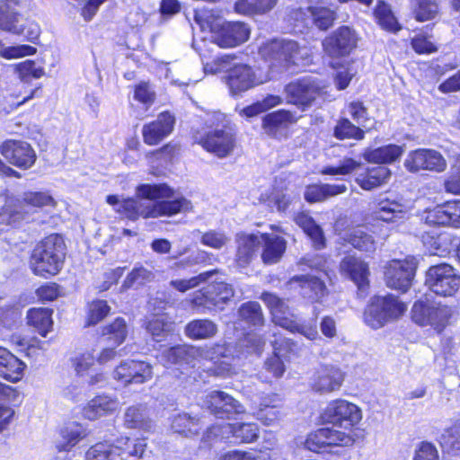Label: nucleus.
<instances>
[{"label":"nucleus","instance_id":"nucleus-47","mask_svg":"<svg viewBox=\"0 0 460 460\" xmlns=\"http://www.w3.org/2000/svg\"><path fill=\"white\" fill-rule=\"evenodd\" d=\"M28 324L46 336L52 327L51 311L47 308H33L27 313Z\"/></svg>","mask_w":460,"mask_h":460},{"label":"nucleus","instance_id":"nucleus-54","mask_svg":"<svg viewBox=\"0 0 460 460\" xmlns=\"http://www.w3.org/2000/svg\"><path fill=\"white\" fill-rule=\"evenodd\" d=\"M332 66L336 69L334 75V83L339 90L346 89L353 76L357 74V69L353 66V62L344 61L340 64L338 62H332Z\"/></svg>","mask_w":460,"mask_h":460},{"label":"nucleus","instance_id":"nucleus-22","mask_svg":"<svg viewBox=\"0 0 460 460\" xmlns=\"http://www.w3.org/2000/svg\"><path fill=\"white\" fill-rule=\"evenodd\" d=\"M175 117L169 111L161 112L157 118L143 126L142 137L145 144L156 146L173 131Z\"/></svg>","mask_w":460,"mask_h":460},{"label":"nucleus","instance_id":"nucleus-27","mask_svg":"<svg viewBox=\"0 0 460 460\" xmlns=\"http://www.w3.org/2000/svg\"><path fill=\"white\" fill-rule=\"evenodd\" d=\"M119 406V402L116 397L100 394L90 400L83 408V415L89 420H95L114 413Z\"/></svg>","mask_w":460,"mask_h":460},{"label":"nucleus","instance_id":"nucleus-29","mask_svg":"<svg viewBox=\"0 0 460 460\" xmlns=\"http://www.w3.org/2000/svg\"><path fill=\"white\" fill-rule=\"evenodd\" d=\"M26 365L11 353L0 347V377L11 383H17L23 377Z\"/></svg>","mask_w":460,"mask_h":460},{"label":"nucleus","instance_id":"nucleus-64","mask_svg":"<svg viewBox=\"0 0 460 460\" xmlns=\"http://www.w3.org/2000/svg\"><path fill=\"white\" fill-rule=\"evenodd\" d=\"M230 238L222 231L209 230L201 234L200 243L212 249L220 250L226 246Z\"/></svg>","mask_w":460,"mask_h":460},{"label":"nucleus","instance_id":"nucleus-59","mask_svg":"<svg viewBox=\"0 0 460 460\" xmlns=\"http://www.w3.org/2000/svg\"><path fill=\"white\" fill-rule=\"evenodd\" d=\"M102 335L114 345H120L128 335V326L123 318H116L111 324L105 326Z\"/></svg>","mask_w":460,"mask_h":460},{"label":"nucleus","instance_id":"nucleus-50","mask_svg":"<svg viewBox=\"0 0 460 460\" xmlns=\"http://www.w3.org/2000/svg\"><path fill=\"white\" fill-rule=\"evenodd\" d=\"M278 0H238L234 8L242 14L264 13L270 11Z\"/></svg>","mask_w":460,"mask_h":460},{"label":"nucleus","instance_id":"nucleus-34","mask_svg":"<svg viewBox=\"0 0 460 460\" xmlns=\"http://www.w3.org/2000/svg\"><path fill=\"white\" fill-rule=\"evenodd\" d=\"M341 270L348 275L359 289H363L368 283V266L358 258L353 256L344 258L341 262Z\"/></svg>","mask_w":460,"mask_h":460},{"label":"nucleus","instance_id":"nucleus-24","mask_svg":"<svg viewBox=\"0 0 460 460\" xmlns=\"http://www.w3.org/2000/svg\"><path fill=\"white\" fill-rule=\"evenodd\" d=\"M376 220L386 223L402 224L409 219L410 210L404 204L388 198L380 199L372 210Z\"/></svg>","mask_w":460,"mask_h":460},{"label":"nucleus","instance_id":"nucleus-23","mask_svg":"<svg viewBox=\"0 0 460 460\" xmlns=\"http://www.w3.org/2000/svg\"><path fill=\"white\" fill-rule=\"evenodd\" d=\"M1 154L12 164L28 169L36 161V154L31 146L22 141L8 140L3 143L0 148Z\"/></svg>","mask_w":460,"mask_h":460},{"label":"nucleus","instance_id":"nucleus-44","mask_svg":"<svg viewBox=\"0 0 460 460\" xmlns=\"http://www.w3.org/2000/svg\"><path fill=\"white\" fill-rule=\"evenodd\" d=\"M374 17L377 24L385 31L396 32L401 26L394 16L389 4L384 1H378L374 9Z\"/></svg>","mask_w":460,"mask_h":460},{"label":"nucleus","instance_id":"nucleus-13","mask_svg":"<svg viewBox=\"0 0 460 460\" xmlns=\"http://www.w3.org/2000/svg\"><path fill=\"white\" fill-rule=\"evenodd\" d=\"M355 442L354 434L345 432L335 427L321 428L309 433L305 441V447L319 453L333 447H349Z\"/></svg>","mask_w":460,"mask_h":460},{"label":"nucleus","instance_id":"nucleus-39","mask_svg":"<svg viewBox=\"0 0 460 460\" xmlns=\"http://www.w3.org/2000/svg\"><path fill=\"white\" fill-rule=\"evenodd\" d=\"M193 48L199 53V56L202 60L203 69L205 74L215 75L221 72H227L229 74V69L232 67L234 61L236 60V57L234 55H222L213 59L211 62L206 61L207 54L203 49L200 43L197 40L193 41Z\"/></svg>","mask_w":460,"mask_h":460},{"label":"nucleus","instance_id":"nucleus-36","mask_svg":"<svg viewBox=\"0 0 460 460\" xmlns=\"http://www.w3.org/2000/svg\"><path fill=\"white\" fill-rule=\"evenodd\" d=\"M261 234L241 233L236 235V261L240 267H245L252 259L256 248L261 244Z\"/></svg>","mask_w":460,"mask_h":460},{"label":"nucleus","instance_id":"nucleus-8","mask_svg":"<svg viewBox=\"0 0 460 460\" xmlns=\"http://www.w3.org/2000/svg\"><path fill=\"white\" fill-rule=\"evenodd\" d=\"M406 310L407 305L394 295L376 296L365 310L364 322L372 329H379L402 315Z\"/></svg>","mask_w":460,"mask_h":460},{"label":"nucleus","instance_id":"nucleus-61","mask_svg":"<svg viewBox=\"0 0 460 460\" xmlns=\"http://www.w3.org/2000/svg\"><path fill=\"white\" fill-rule=\"evenodd\" d=\"M133 99L143 105L147 111L156 99L155 88L148 82H140L136 84L133 92Z\"/></svg>","mask_w":460,"mask_h":460},{"label":"nucleus","instance_id":"nucleus-37","mask_svg":"<svg viewBox=\"0 0 460 460\" xmlns=\"http://www.w3.org/2000/svg\"><path fill=\"white\" fill-rule=\"evenodd\" d=\"M136 197L140 199L166 201L173 200L180 196H175L174 190L165 183H143L136 188Z\"/></svg>","mask_w":460,"mask_h":460},{"label":"nucleus","instance_id":"nucleus-60","mask_svg":"<svg viewBox=\"0 0 460 460\" xmlns=\"http://www.w3.org/2000/svg\"><path fill=\"white\" fill-rule=\"evenodd\" d=\"M239 318L252 325H261L263 323V315L261 305L257 302L243 304L238 310Z\"/></svg>","mask_w":460,"mask_h":460},{"label":"nucleus","instance_id":"nucleus-4","mask_svg":"<svg viewBox=\"0 0 460 460\" xmlns=\"http://www.w3.org/2000/svg\"><path fill=\"white\" fill-rule=\"evenodd\" d=\"M65 260V243L58 234H50L33 249L30 267L35 275L49 277L58 274Z\"/></svg>","mask_w":460,"mask_h":460},{"label":"nucleus","instance_id":"nucleus-14","mask_svg":"<svg viewBox=\"0 0 460 460\" xmlns=\"http://www.w3.org/2000/svg\"><path fill=\"white\" fill-rule=\"evenodd\" d=\"M325 87V82L309 75L289 83L285 92L288 102L305 109L312 105Z\"/></svg>","mask_w":460,"mask_h":460},{"label":"nucleus","instance_id":"nucleus-28","mask_svg":"<svg viewBox=\"0 0 460 460\" xmlns=\"http://www.w3.org/2000/svg\"><path fill=\"white\" fill-rule=\"evenodd\" d=\"M290 289H299L304 297L321 302L327 289L324 283L318 277L296 276L288 282Z\"/></svg>","mask_w":460,"mask_h":460},{"label":"nucleus","instance_id":"nucleus-11","mask_svg":"<svg viewBox=\"0 0 460 460\" xmlns=\"http://www.w3.org/2000/svg\"><path fill=\"white\" fill-rule=\"evenodd\" d=\"M426 287L438 296H453L460 289V275L447 263H440L428 269Z\"/></svg>","mask_w":460,"mask_h":460},{"label":"nucleus","instance_id":"nucleus-7","mask_svg":"<svg viewBox=\"0 0 460 460\" xmlns=\"http://www.w3.org/2000/svg\"><path fill=\"white\" fill-rule=\"evenodd\" d=\"M144 439L119 438L115 442H98L85 453V460H137L146 449Z\"/></svg>","mask_w":460,"mask_h":460},{"label":"nucleus","instance_id":"nucleus-43","mask_svg":"<svg viewBox=\"0 0 460 460\" xmlns=\"http://www.w3.org/2000/svg\"><path fill=\"white\" fill-rule=\"evenodd\" d=\"M217 332V324L208 319L194 320L185 327L186 335L193 340L210 339Z\"/></svg>","mask_w":460,"mask_h":460},{"label":"nucleus","instance_id":"nucleus-62","mask_svg":"<svg viewBox=\"0 0 460 460\" xmlns=\"http://www.w3.org/2000/svg\"><path fill=\"white\" fill-rule=\"evenodd\" d=\"M334 136L339 139L353 138L361 140L364 138L365 133L348 119H341L334 128Z\"/></svg>","mask_w":460,"mask_h":460},{"label":"nucleus","instance_id":"nucleus-35","mask_svg":"<svg viewBox=\"0 0 460 460\" xmlns=\"http://www.w3.org/2000/svg\"><path fill=\"white\" fill-rule=\"evenodd\" d=\"M404 149L398 145H386L378 148H367L364 150L363 158L372 164H392L402 156Z\"/></svg>","mask_w":460,"mask_h":460},{"label":"nucleus","instance_id":"nucleus-1","mask_svg":"<svg viewBox=\"0 0 460 460\" xmlns=\"http://www.w3.org/2000/svg\"><path fill=\"white\" fill-rule=\"evenodd\" d=\"M189 358L197 360H208L210 366L208 367L211 375L217 376H228L234 373L235 360L239 356H234L233 348L226 345H214L212 347H194L178 345L165 349L159 360L165 367L176 364L181 360L190 363Z\"/></svg>","mask_w":460,"mask_h":460},{"label":"nucleus","instance_id":"nucleus-40","mask_svg":"<svg viewBox=\"0 0 460 460\" xmlns=\"http://www.w3.org/2000/svg\"><path fill=\"white\" fill-rule=\"evenodd\" d=\"M347 190L345 184H314L305 189V199L308 202H320Z\"/></svg>","mask_w":460,"mask_h":460},{"label":"nucleus","instance_id":"nucleus-9","mask_svg":"<svg viewBox=\"0 0 460 460\" xmlns=\"http://www.w3.org/2000/svg\"><path fill=\"white\" fill-rule=\"evenodd\" d=\"M363 413L359 406L344 399L331 401L321 413L323 422L343 429L342 431L355 434V427L362 420Z\"/></svg>","mask_w":460,"mask_h":460},{"label":"nucleus","instance_id":"nucleus-53","mask_svg":"<svg viewBox=\"0 0 460 460\" xmlns=\"http://www.w3.org/2000/svg\"><path fill=\"white\" fill-rule=\"evenodd\" d=\"M172 429L174 432L186 437L197 434L201 429L199 420L190 418L188 414H178L172 421Z\"/></svg>","mask_w":460,"mask_h":460},{"label":"nucleus","instance_id":"nucleus-38","mask_svg":"<svg viewBox=\"0 0 460 460\" xmlns=\"http://www.w3.org/2000/svg\"><path fill=\"white\" fill-rule=\"evenodd\" d=\"M10 1L0 2V30L15 35H21L24 29L21 24L22 16L9 4Z\"/></svg>","mask_w":460,"mask_h":460},{"label":"nucleus","instance_id":"nucleus-63","mask_svg":"<svg viewBox=\"0 0 460 460\" xmlns=\"http://www.w3.org/2000/svg\"><path fill=\"white\" fill-rule=\"evenodd\" d=\"M450 315L451 309L448 306L435 304L433 312L429 315L430 322L429 325L433 327L438 332H440L447 324Z\"/></svg>","mask_w":460,"mask_h":460},{"label":"nucleus","instance_id":"nucleus-57","mask_svg":"<svg viewBox=\"0 0 460 460\" xmlns=\"http://www.w3.org/2000/svg\"><path fill=\"white\" fill-rule=\"evenodd\" d=\"M124 421L126 426L130 429L137 428L148 431L153 427L151 420L146 418L144 409L140 407H129L125 412Z\"/></svg>","mask_w":460,"mask_h":460},{"label":"nucleus","instance_id":"nucleus-19","mask_svg":"<svg viewBox=\"0 0 460 460\" xmlns=\"http://www.w3.org/2000/svg\"><path fill=\"white\" fill-rule=\"evenodd\" d=\"M234 296L232 287L222 280H217L197 292L192 299L195 306H203L208 309L211 306L222 308V306Z\"/></svg>","mask_w":460,"mask_h":460},{"label":"nucleus","instance_id":"nucleus-56","mask_svg":"<svg viewBox=\"0 0 460 460\" xmlns=\"http://www.w3.org/2000/svg\"><path fill=\"white\" fill-rule=\"evenodd\" d=\"M71 361L76 375L84 377L89 375V372L93 370V367L97 362L95 350L91 349L79 353L75 355Z\"/></svg>","mask_w":460,"mask_h":460},{"label":"nucleus","instance_id":"nucleus-31","mask_svg":"<svg viewBox=\"0 0 460 460\" xmlns=\"http://www.w3.org/2000/svg\"><path fill=\"white\" fill-rule=\"evenodd\" d=\"M89 434L90 431L86 425L77 421H69L60 429L61 440L57 447L59 451L68 452Z\"/></svg>","mask_w":460,"mask_h":460},{"label":"nucleus","instance_id":"nucleus-30","mask_svg":"<svg viewBox=\"0 0 460 460\" xmlns=\"http://www.w3.org/2000/svg\"><path fill=\"white\" fill-rule=\"evenodd\" d=\"M391 175V170L385 166L367 167L357 173L355 181L362 190L369 191L387 183Z\"/></svg>","mask_w":460,"mask_h":460},{"label":"nucleus","instance_id":"nucleus-42","mask_svg":"<svg viewBox=\"0 0 460 460\" xmlns=\"http://www.w3.org/2000/svg\"><path fill=\"white\" fill-rule=\"evenodd\" d=\"M295 121V117L288 111L280 110L271 112L263 118L262 126L266 133L277 136L279 130Z\"/></svg>","mask_w":460,"mask_h":460},{"label":"nucleus","instance_id":"nucleus-21","mask_svg":"<svg viewBox=\"0 0 460 460\" xmlns=\"http://www.w3.org/2000/svg\"><path fill=\"white\" fill-rule=\"evenodd\" d=\"M202 406L221 419H229L244 411L243 406L238 401L220 391L208 393L203 400Z\"/></svg>","mask_w":460,"mask_h":460},{"label":"nucleus","instance_id":"nucleus-17","mask_svg":"<svg viewBox=\"0 0 460 460\" xmlns=\"http://www.w3.org/2000/svg\"><path fill=\"white\" fill-rule=\"evenodd\" d=\"M404 166L411 172L421 170L441 172L446 170L447 162L438 151L421 148L408 154L404 160Z\"/></svg>","mask_w":460,"mask_h":460},{"label":"nucleus","instance_id":"nucleus-33","mask_svg":"<svg viewBox=\"0 0 460 460\" xmlns=\"http://www.w3.org/2000/svg\"><path fill=\"white\" fill-rule=\"evenodd\" d=\"M26 212L19 200L7 199L0 209V234L19 226L25 219Z\"/></svg>","mask_w":460,"mask_h":460},{"label":"nucleus","instance_id":"nucleus-32","mask_svg":"<svg viewBox=\"0 0 460 460\" xmlns=\"http://www.w3.org/2000/svg\"><path fill=\"white\" fill-rule=\"evenodd\" d=\"M261 260L266 264L277 263L287 249L286 240L275 234H261Z\"/></svg>","mask_w":460,"mask_h":460},{"label":"nucleus","instance_id":"nucleus-46","mask_svg":"<svg viewBox=\"0 0 460 460\" xmlns=\"http://www.w3.org/2000/svg\"><path fill=\"white\" fill-rule=\"evenodd\" d=\"M295 221L310 237L315 248L321 249L324 246L323 233L311 217L305 213H300L295 217Z\"/></svg>","mask_w":460,"mask_h":460},{"label":"nucleus","instance_id":"nucleus-51","mask_svg":"<svg viewBox=\"0 0 460 460\" xmlns=\"http://www.w3.org/2000/svg\"><path fill=\"white\" fill-rule=\"evenodd\" d=\"M146 330L155 341H161L162 338L172 332L173 323L165 314H157L148 321Z\"/></svg>","mask_w":460,"mask_h":460},{"label":"nucleus","instance_id":"nucleus-45","mask_svg":"<svg viewBox=\"0 0 460 460\" xmlns=\"http://www.w3.org/2000/svg\"><path fill=\"white\" fill-rule=\"evenodd\" d=\"M341 238L358 250L369 252L376 250V243L372 235L366 233L362 228L350 229L343 233Z\"/></svg>","mask_w":460,"mask_h":460},{"label":"nucleus","instance_id":"nucleus-18","mask_svg":"<svg viewBox=\"0 0 460 460\" xmlns=\"http://www.w3.org/2000/svg\"><path fill=\"white\" fill-rule=\"evenodd\" d=\"M421 219L429 226L460 228V200H451L432 208H427Z\"/></svg>","mask_w":460,"mask_h":460},{"label":"nucleus","instance_id":"nucleus-10","mask_svg":"<svg viewBox=\"0 0 460 460\" xmlns=\"http://www.w3.org/2000/svg\"><path fill=\"white\" fill-rule=\"evenodd\" d=\"M261 298L270 310L275 324L291 332H298L308 340L314 341L317 339L318 332L316 326L314 324L297 323L283 300L271 293H263Z\"/></svg>","mask_w":460,"mask_h":460},{"label":"nucleus","instance_id":"nucleus-12","mask_svg":"<svg viewBox=\"0 0 460 460\" xmlns=\"http://www.w3.org/2000/svg\"><path fill=\"white\" fill-rule=\"evenodd\" d=\"M418 261L413 256L392 260L385 267V281L388 288L405 293L412 285Z\"/></svg>","mask_w":460,"mask_h":460},{"label":"nucleus","instance_id":"nucleus-2","mask_svg":"<svg viewBox=\"0 0 460 460\" xmlns=\"http://www.w3.org/2000/svg\"><path fill=\"white\" fill-rule=\"evenodd\" d=\"M106 202L113 207L115 212L130 220H136L138 217H172L192 209L190 200L185 197H179L173 200L150 203L133 198L120 200L117 195H109L106 198Z\"/></svg>","mask_w":460,"mask_h":460},{"label":"nucleus","instance_id":"nucleus-52","mask_svg":"<svg viewBox=\"0 0 460 460\" xmlns=\"http://www.w3.org/2000/svg\"><path fill=\"white\" fill-rule=\"evenodd\" d=\"M439 443L447 453L457 454L460 452V420L444 429Z\"/></svg>","mask_w":460,"mask_h":460},{"label":"nucleus","instance_id":"nucleus-49","mask_svg":"<svg viewBox=\"0 0 460 460\" xmlns=\"http://www.w3.org/2000/svg\"><path fill=\"white\" fill-rule=\"evenodd\" d=\"M411 4L414 16L419 22L433 20L439 13L438 0H411Z\"/></svg>","mask_w":460,"mask_h":460},{"label":"nucleus","instance_id":"nucleus-20","mask_svg":"<svg viewBox=\"0 0 460 460\" xmlns=\"http://www.w3.org/2000/svg\"><path fill=\"white\" fill-rule=\"evenodd\" d=\"M358 36L349 27L343 26L323 41L324 52L332 58L349 55L357 46Z\"/></svg>","mask_w":460,"mask_h":460},{"label":"nucleus","instance_id":"nucleus-25","mask_svg":"<svg viewBox=\"0 0 460 460\" xmlns=\"http://www.w3.org/2000/svg\"><path fill=\"white\" fill-rule=\"evenodd\" d=\"M280 405L281 398L278 394H269L261 399L253 415L266 426L277 425L285 416Z\"/></svg>","mask_w":460,"mask_h":460},{"label":"nucleus","instance_id":"nucleus-6","mask_svg":"<svg viewBox=\"0 0 460 460\" xmlns=\"http://www.w3.org/2000/svg\"><path fill=\"white\" fill-rule=\"evenodd\" d=\"M260 54L265 59H274L287 69H302L312 63V51L306 46H299L296 41L274 40L260 48Z\"/></svg>","mask_w":460,"mask_h":460},{"label":"nucleus","instance_id":"nucleus-55","mask_svg":"<svg viewBox=\"0 0 460 460\" xmlns=\"http://www.w3.org/2000/svg\"><path fill=\"white\" fill-rule=\"evenodd\" d=\"M15 390L9 385L0 383V433L7 429L13 416V410L2 401L14 396Z\"/></svg>","mask_w":460,"mask_h":460},{"label":"nucleus","instance_id":"nucleus-3","mask_svg":"<svg viewBox=\"0 0 460 460\" xmlns=\"http://www.w3.org/2000/svg\"><path fill=\"white\" fill-rule=\"evenodd\" d=\"M195 21L202 31L211 32V41L223 49L235 48L248 40L250 27L243 22H225L209 11L196 12Z\"/></svg>","mask_w":460,"mask_h":460},{"label":"nucleus","instance_id":"nucleus-5","mask_svg":"<svg viewBox=\"0 0 460 460\" xmlns=\"http://www.w3.org/2000/svg\"><path fill=\"white\" fill-rule=\"evenodd\" d=\"M208 127H221L215 128L200 137L199 144L208 152L218 158H225L232 154L235 146V137L228 128L229 119L220 111H213L207 114L205 119Z\"/></svg>","mask_w":460,"mask_h":460},{"label":"nucleus","instance_id":"nucleus-16","mask_svg":"<svg viewBox=\"0 0 460 460\" xmlns=\"http://www.w3.org/2000/svg\"><path fill=\"white\" fill-rule=\"evenodd\" d=\"M152 377V365L143 360H124L113 371V378L123 385L144 384Z\"/></svg>","mask_w":460,"mask_h":460},{"label":"nucleus","instance_id":"nucleus-26","mask_svg":"<svg viewBox=\"0 0 460 460\" xmlns=\"http://www.w3.org/2000/svg\"><path fill=\"white\" fill-rule=\"evenodd\" d=\"M343 374L333 366H322L314 373L312 382L313 388L320 393H332L341 388Z\"/></svg>","mask_w":460,"mask_h":460},{"label":"nucleus","instance_id":"nucleus-41","mask_svg":"<svg viewBox=\"0 0 460 460\" xmlns=\"http://www.w3.org/2000/svg\"><path fill=\"white\" fill-rule=\"evenodd\" d=\"M306 14L312 19V22L320 29V30H327L330 28L336 17V14L333 11L326 7H308L306 11ZM295 18L298 19L301 17L303 21L305 19L303 17L305 15L301 9L297 10L294 13Z\"/></svg>","mask_w":460,"mask_h":460},{"label":"nucleus","instance_id":"nucleus-15","mask_svg":"<svg viewBox=\"0 0 460 460\" xmlns=\"http://www.w3.org/2000/svg\"><path fill=\"white\" fill-rule=\"evenodd\" d=\"M267 76L257 75L253 69L242 63L234 61L229 74L226 77V84L232 95H239L249 89L263 84Z\"/></svg>","mask_w":460,"mask_h":460},{"label":"nucleus","instance_id":"nucleus-48","mask_svg":"<svg viewBox=\"0 0 460 460\" xmlns=\"http://www.w3.org/2000/svg\"><path fill=\"white\" fill-rule=\"evenodd\" d=\"M155 279L154 272L142 266L138 265L134 267V269L127 275L124 279L121 289L128 290L129 288H138L150 283Z\"/></svg>","mask_w":460,"mask_h":460},{"label":"nucleus","instance_id":"nucleus-58","mask_svg":"<svg viewBox=\"0 0 460 460\" xmlns=\"http://www.w3.org/2000/svg\"><path fill=\"white\" fill-rule=\"evenodd\" d=\"M22 202L36 208H54L57 204L54 198L46 191H26L22 194Z\"/></svg>","mask_w":460,"mask_h":460}]
</instances>
